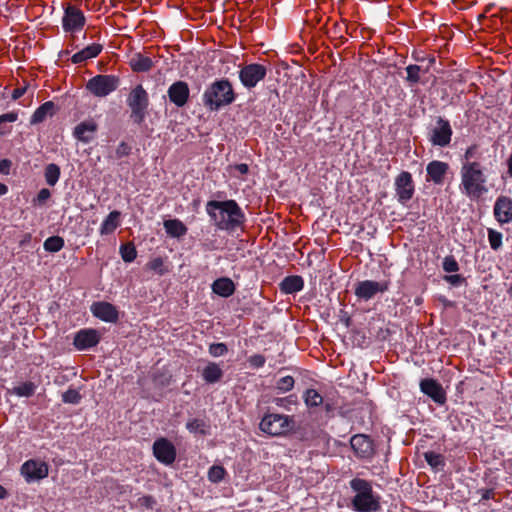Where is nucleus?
<instances>
[{
  "instance_id": "obj_47",
  "label": "nucleus",
  "mask_w": 512,
  "mask_h": 512,
  "mask_svg": "<svg viewBox=\"0 0 512 512\" xmlns=\"http://www.w3.org/2000/svg\"><path fill=\"white\" fill-rule=\"evenodd\" d=\"M228 351L224 343H213L209 346V353L214 357H219L226 354Z\"/></svg>"
},
{
  "instance_id": "obj_38",
  "label": "nucleus",
  "mask_w": 512,
  "mask_h": 512,
  "mask_svg": "<svg viewBox=\"0 0 512 512\" xmlns=\"http://www.w3.org/2000/svg\"><path fill=\"white\" fill-rule=\"evenodd\" d=\"M235 98H204L205 106L210 110H217L221 106L229 105Z\"/></svg>"
},
{
  "instance_id": "obj_37",
  "label": "nucleus",
  "mask_w": 512,
  "mask_h": 512,
  "mask_svg": "<svg viewBox=\"0 0 512 512\" xmlns=\"http://www.w3.org/2000/svg\"><path fill=\"white\" fill-rule=\"evenodd\" d=\"M304 400L309 407H317L323 403V397L315 389H308L305 392Z\"/></svg>"
},
{
  "instance_id": "obj_30",
  "label": "nucleus",
  "mask_w": 512,
  "mask_h": 512,
  "mask_svg": "<svg viewBox=\"0 0 512 512\" xmlns=\"http://www.w3.org/2000/svg\"><path fill=\"white\" fill-rule=\"evenodd\" d=\"M203 379L207 383L219 382L223 377V371L220 366L214 362H210L202 372Z\"/></svg>"
},
{
  "instance_id": "obj_26",
  "label": "nucleus",
  "mask_w": 512,
  "mask_h": 512,
  "mask_svg": "<svg viewBox=\"0 0 512 512\" xmlns=\"http://www.w3.org/2000/svg\"><path fill=\"white\" fill-rule=\"evenodd\" d=\"M304 281L301 276H287L280 283V289L286 294H293L303 289Z\"/></svg>"
},
{
  "instance_id": "obj_39",
  "label": "nucleus",
  "mask_w": 512,
  "mask_h": 512,
  "mask_svg": "<svg viewBox=\"0 0 512 512\" xmlns=\"http://www.w3.org/2000/svg\"><path fill=\"white\" fill-rule=\"evenodd\" d=\"M120 253L122 259L125 262H132L137 256L135 246L132 243L122 245L120 248Z\"/></svg>"
},
{
  "instance_id": "obj_45",
  "label": "nucleus",
  "mask_w": 512,
  "mask_h": 512,
  "mask_svg": "<svg viewBox=\"0 0 512 512\" xmlns=\"http://www.w3.org/2000/svg\"><path fill=\"white\" fill-rule=\"evenodd\" d=\"M294 386V379L292 376H285L280 378L277 381V389L281 390L282 392L290 391Z\"/></svg>"
},
{
  "instance_id": "obj_13",
  "label": "nucleus",
  "mask_w": 512,
  "mask_h": 512,
  "mask_svg": "<svg viewBox=\"0 0 512 512\" xmlns=\"http://www.w3.org/2000/svg\"><path fill=\"white\" fill-rule=\"evenodd\" d=\"M153 454L161 463L170 465L175 461L176 449L169 440L160 438L153 444Z\"/></svg>"
},
{
  "instance_id": "obj_33",
  "label": "nucleus",
  "mask_w": 512,
  "mask_h": 512,
  "mask_svg": "<svg viewBox=\"0 0 512 512\" xmlns=\"http://www.w3.org/2000/svg\"><path fill=\"white\" fill-rule=\"evenodd\" d=\"M35 391L36 385L33 382H24L8 392L20 397H30L35 393Z\"/></svg>"
},
{
  "instance_id": "obj_35",
  "label": "nucleus",
  "mask_w": 512,
  "mask_h": 512,
  "mask_svg": "<svg viewBox=\"0 0 512 512\" xmlns=\"http://www.w3.org/2000/svg\"><path fill=\"white\" fill-rule=\"evenodd\" d=\"M188 84L184 81L173 83L168 89V96H189Z\"/></svg>"
},
{
  "instance_id": "obj_46",
  "label": "nucleus",
  "mask_w": 512,
  "mask_h": 512,
  "mask_svg": "<svg viewBox=\"0 0 512 512\" xmlns=\"http://www.w3.org/2000/svg\"><path fill=\"white\" fill-rule=\"evenodd\" d=\"M443 269L448 273L457 272L459 265L453 256H447L443 260Z\"/></svg>"
},
{
  "instance_id": "obj_15",
  "label": "nucleus",
  "mask_w": 512,
  "mask_h": 512,
  "mask_svg": "<svg viewBox=\"0 0 512 512\" xmlns=\"http://www.w3.org/2000/svg\"><path fill=\"white\" fill-rule=\"evenodd\" d=\"M495 219L501 224L512 222V199L507 196H499L493 209Z\"/></svg>"
},
{
  "instance_id": "obj_58",
  "label": "nucleus",
  "mask_w": 512,
  "mask_h": 512,
  "mask_svg": "<svg viewBox=\"0 0 512 512\" xmlns=\"http://www.w3.org/2000/svg\"><path fill=\"white\" fill-rule=\"evenodd\" d=\"M188 98H170V100L177 105L178 107H182L186 104Z\"/></svg>"
},
{
  "instance_id": "obj_62",
  "label": "nucleus",
  "mask_w": 512,
  "mask_h": 512,
  "mask_svg": "<svg viewBox=\"0 0 512 512\" xmlns=\"http://www.w3.org/2000/svg\"><path fill=\"white\" fill-rule=\"evenodd\" d=\"M6 494H7V492H6L5 488L0 485V499L5 498Z\"/></svg>"
},
{
  "instance_id": "obj_28",
  "label": "nucleus",
  "mask_w": 512,
  "mask_h": 512,
  "mask_svg": "<svg viewBox=\"0 0 512 512\" xmlns=\"http://www.w3.org/2000/svg\"><path fill=\"white\" fill-rule=\"evenodd\" d=\"M55 113V104L52 101L45 102L32 115L31 124L43 122L47 117L53 116Z\"/></svg>"
},
{
  "instance_id": "obj_59",
  "label": "nucleus",
  "mask_w": 512,
  "mask_h": 512,
  "mask_svg": "<svg viewBox=\"0 0 512 512\" xmlns=\"http://www.w3.org/2000/svg\"><path fill=\"white\" fill-rule=\"evenodd\" d=\"M236 169L241 173V174H246L248 172V166L246 164H238L236 166Z\"/></svg>"
},
{
  "instance_id": "obj_60",
  "label": "nucleus",
  "mask_w": 512,
  "mask_h": 512,
  "mask_svg": "<svg viewBox=\"0 0 512 512\" xmlns=\"http://www.w3.org/2000/svg\"><path fill=\"white\" fill-rule=\"evenodd\" d=\"M8 191V188L5 184L0 183V196L6 194Z\"/></svg>"
},
{
  "instance_id": "obj_32",
  "label": "nucleus",
  "mask_w": 512,
  "mask_h": 512,
  "mask_svg": "<svg viewBox=\"0 0 512 512\" xmlns=\"http://www.w3.org/2000/svg\"><path fill=\"white\" fill-rule=\"evenodd\" d=\"M426 462L436 470L443 469L445 466V458L443 455L434 451H427L423 454Z\"/></svg>"
},
{
  "instance_id": "obj_44",
  "label": "nucleus",
  "mask_w": 512,
  "mask_h": 512,
  "mask_svg": "<svg viewBox=\"0 0 512 512\" xmlns=\"http://www.w3.org/2000/svg\"><path fill=\"white\" fill-rule=\"evenodd\" d=\"M225 469L222 466H212L209 469L208 477L212 482H219L221 481L225 476Z\"/></svg>"
},
{
  "instance_id": "obj_21",
  "label": "nucleus",
  "mask_w": 512,
  "mask_h": 512,
  "mask_svg": "<svg viewBox=\"0 0 512 512\" xmlns=\"http://www.w3.org/2000/svg\"><path fill=\"white\" fill-rule=\"evenodd\" d=\"M129 106L131 108V119L134 123L140 124L143 122L148 107V98H132L130 99Z\"/></svg>"
},
{
  "instance_id": "obj_17",
  "label": "nucleus",
  "mask_w": 512,
  "mask_h": 512,
  "mask_svg": "<svg viewBox=\"0 0 512 512\" xmlns=\"http://www.w3.org/2000/svg\"><path fill=\"white\" fill-rule=\"evenodd\" d=\"M98 130V124L93 119L83 121L75 126L73 136L80 142L90 143Z\"/></svg>"
},
{
  "instance_id": "obj_54",
  "label": "nucleus",
  "mask_w": 512,
  "mask_h": 512,
  "mask_svg": "<svg viewBox=\"0 0 512 512\" xmlns=\"http://www.w3.org/2000/svg\"><path fill=\"white\" fill-rule=\"evenodd\" d=\"M445 280L448 283L457 286V285H460L464 281V278L459 274H454V275L445 276Z\"/></svg>"
},
{
  "instance_id": "obj_10",
  "label": "nucleus",
  "mask_w": 512,
  "mask_h": 512,
  "mask_svg": "<svg viewBox=\"0 0 512 512\" xmlns=\"http://www.w3.org/2000/svg\"><path fill=\"white\" fill-rule=\"evenodd\" d=\"M49 466L43 461L30 459L21 466V474L30 483L34 480H41L48 476Z\"/></svg>"
},
{
  "instance_id": "obj_52",
  "label": "nucleus",
  "mask_w": 512,
  "mask_h": 512,
  "mask_svg": "<svg viewBox=\"0 0 512 512\" xmlns=\"http://www.w3.org/2000/svg\"><path fill=\"white\" fill-rule=\"evenodd\" d=\"M130 151H131L130 146L125 142H121L118 145L115 153H116L117 158H122L124 156L129 155Z\"/></svg>"
},
{
  "instance_id": "obj_31",
  "label": "nucleus",
  "mask_w": 512,
  "mask_h": 512,
  "mask_svg": "<svg viewBox=\"0 0 512 512\" xmlns=\"http://www.w3.org/2000/svg\"><path fill=\"white\" fill-rule=\"evenodd\" d=\"M60 167L57 164L50 163L45 167L44 177L49 186H54L60 178Z\"/></svg>"
},
{
  "instance_id": "obj_43",
  "label": "nucleus",
  "mask_w": 512,
  "mask_h": 512,
  "mask_svg": "<svg viewBox=\"0 0 512 512\" xmlns=\"http://www.w3.org/2000/svg\"><path fill=\"white\" fill-rule=\"evenodd\" d=\"M82 399V396L76 389H68L62 395V400L65 403L78 404Z\"/></svg>"
},
{
  "instance_id": "obj_3",
  "label": "nucleus",
  "mask_w": 512,
  "mask_h": 512,
  "mask_svg": "<svg viewBox=\"0 0 512 512\" xmlns=\"http://www.w3.org/2000/svg\"><path fill=\"white\" fill-rule=\"evenodd\" d=\"M461 192L471 200H478L488 192L485 167L480 162L462 163Z\"/></svg>"
},
{
  "instance_id": "obj_41",
  "label": "nucleus",
  "mask_w": 512,
  "mask_h": 512,
  "mask_svg": "<svg viewBox=\"0 0 512 512\" xmlns=\"http://www.w3.org/2000/svg\"><path fill=\"white\" fill-rule=\"evenodd\" d=\"M17 117L18 115L15 112H9L0 115V135H3L9 131L6 124L15 122L17 120Z\"/></svg>"
},
{
  "instance_id": "obj_14",
  "label": "nucleus",
  "mask_w": 512,
  "mask_h": 512,
  "mask_svg": "<svg viewBox=\"0 0 512 512\" xmlns=\"http://www.w3.org/2000/svg\"><path fill=\"white\" fill-rule=\"evenodd\" d=\"M350 444L359 458L368 459L374 455L373 441L364 434L354 435L350 440Z\"/></svg>"
},
{
  "instance_id": "obj_24",
  "label": "nucleus",
  "mask_w": 512,
  "mask_h": 512,
  "mask_svg": "<svg viewBox=\"0 0 512 512\" xmlns=\"http://www.w3.org/2000/svg\"><path fill=\"white\" fill-rule=\"evenodd\" d=\"M129 65L134 72H148L154 66V62L148 56L134 53L129 59Z\"/></svg>"
},
{
  "instance_id": "obj_7",
  "label": "nucleus",
  "mask_w": 512,
  "mask_h": 512,
  "mask_svg": "<svg viewBox=\"0 0 512 512\" xmlns=\"http://www.w3.org/2000/svg\"><path fill=\"white\" fill-rule=\"evenodd\" d=\"M267 74L266 66L258 63H251L240 66L239 79L241 84L248 90L257 86Z\"/></svg>"
},
{
  "instance_id": "obj_8",
  "label": "nucleus",
  "mask_w": 512,
  "mask_h": 512,
  "mask_svg": "<svg viewBox=\"0 0 512 512\" xmlns=\"http://www.w3.org/2000/svg\"><path fill=\"white\" fill-rule=\"evenodd\" d=\"M389 281L365 280L356 284L354 293L359 299L370 300L377 293H383L389 289Z\"/></svg>"
},
{
  "instance_id": "obj_49",
  "label": "nucleus",
  "mask_w": 512,
  "mask_h": 512,
  "mask_svg": "<svg viewBox=\"0 0 512 512\" xmlns=\"http://www.w3.org/2000/svg\"><path fill=\"white\" fill-rule=\"evenodd\" d=\"M25 93H28L29 96H34V94L36 93V88L31 87L29 85L17 87L13 89V91L11 92V96H23Z\"/></svg>"
},
{
  "instance_id": "obj_36",
  "label": "nucleus",
  "mask_w": 512,
  "mask_h": 512,
  "mask_svg": "<svg viewBox=\"0 0 512 512\" xmlns=\"http://www.w3.org/2000/svg\"><path fill=\"white\" fill-rule=\"evenodd\" d=\"M64 247V240L60 236H51L44 242V249L48 252H58Z\"/></svg>"
},
{
  "instance_id": "obj_53",
  "label": "nucleus",
  "mask_w": 512,
  "mask_h": 512,
  "mask_svg": "<svg viewBox=\"0 0 512 512\" xmlns=\"http://www.w3.org/2000/svg\"><path fill=\"white\" fill-rule=\"evenodd\" d=\"M249 363L251 366L260 368L265 364V357L260 354H255L249 358Z\"/></svg>"
},
{
  "instance_id": "obj_18",
  "label": "nucleus",
  "mask_w": 512,
  "mask_h": 512,
  "mask_svg": "<svg viewBox=\"0 0 512 512\" xmlns=\"http://www.w3.org/2000/svg\"><path fill=\"white\" fill-rule=\"evenodd\" d=\"M100 337L94 329H82L76 333L73 344L78 350H85L96 346Z\"/></svg>"
},
{
  "instance_id": "obj_20",
  "label": "nucleus",
  "mask_w": 512,
  "mask_h": 512,
  "mask_svg": "<svg viewBox=\"0 0 512 512\" xmlns=\"http://www.w3.org/2000/svg\"><path fill=\"white\" fill-rule=\"evenodd\" d=\"M427 181H432L439 185L444 182L445 175L449 170V165L445 162L434 160L427 165Z\"/></svg>"
},
{
  "instance_id": "obj_2",
  "label": "nucleus",
  "mask_w": 512,
  "mask_h": 512,
  "mask_svg": "<svg viewBox=\"0 0 512 512\" xmlns=\"http://www.w3.org/2000/svg\"><path fill=\"white\" fill-rule=\"evenodd\" d=\"M206 212L221 230H235L245 221L244 213L235 200L208 201Z\"/></svg>"
},
{
  "instance_id": "obj_12",
  "label": "nucleus",
  "mask_w": 512,
  "mask_h": 512,
  "mask_svg": "<svg viewBox=\"0 0 512 512\" xmlns=\"http://www.w3.org/2000/svg\"><path fill=\"white\" fill-rule=\"evenodd\" d=\"M396 194L399 202L405 204L412 199L414 195V183L412 175L407 172H401L395 180Z\"/></svg>"
},
{
  "instance_id": "obj_4",
  "label": "nucleus",
  "mask_w": 512,
  "mask_h": 512,
  "mask_svg": "<svg viewBox=\"0 0 512 512\" xmlns=\"http://www.w3.org/2000/svg\"><path fill=\"white\" fill-rule=\"evenodd\" d=\"M350 487L355 492L351 500L352 508L357 512H376L380 509L379 498L374 495L370 482L361 478L350 481Z\"/></svg>"
},
{
  "instance_id": "obj_23",
  "label": "nucleus",
  "mask_w": 512,
  "mask_h": 512,
  "mask_svg": "<svg viewBox=\"0 0 512 512\" xmlns=\"http://www.w3.org/2000/svg\"><path fill=\"white\" fill-rule=\"evenodd\" d=\"M102 49H103V46L101 44L93 43L91 45L86 46L85 48L78 51L77 53H75L72 56L71 61L74 64H79L88 59L95 58L101 53Z\"/></svg>"
},
{
  "instance_id": "obj_51",
  "label": "nucleus",
  "mask_w": 512,
  "mask_h": 512,
  "mask_svg": "<svg viewBox=\"0 0 512 512\" xmlns=\"http://www.w3.org/2000/svg\"><path fill=\"white\" fill-rule=\"evenodd\" d=\"M138 504L141 506V507H145L147 509H153V507L155 506L156 504V500L154 499V497H152L151 495H145L143 497H140L138 499Z\"/></svg>"
},
{
  "instance_id": "obj_48",
  "label": "nucleus",
  "mask_w": 512,
  "mask_h": 512,
  "mask_svg": "<svg viewBox=\"0 0 512 512\" xmlns=\"http://www.w3.org/2000/svg\"><path fill=\"white\" fill-rule=\"evenodd\" d=\"M163 266H164V262H163V259L161 257H156V258L152 259L148 263L149 269L157 272L160 275L165 273V270L163 269Z\"/></svg>"
},
{
  "instance_id": "obj_11",
  "label": "nucleus",
  "mask_w": 512,
  "mask_h": 512,
  "mask_svg": "<svg viewBox=\"0 0 512 512\" xmlns=\"http://www.w3.org/2000/svg\"><path fill=\"white\" fill-rule=\"evenodd\" d=\"M85 16L83 12L75 6L69 5L65 8L62 19L63 29L66 32H77L85 25Z\"/></svg>"
},
{
  "instance_id": "obj_63",
  "label": "nucleus",
  "mask_w": 512,
  "mask_h": 512,
  "mask_svg": "<svg viewBox=\"0 0 512 512\" xmlns=\"http://www.w3.org/2000/svg\"><path fill=\"white\" fill-rule=\"evenodd\" d=\"M325 410H326L327 412H329V411H331V410H332V407H331V405H330L329 403H326V404H325Z\"/></svg>"
},
{
  "instance_id": "obj_55",
  "label": "nucleus",
  "mask_w": 512,
  "mask_h": 512,
  "mask_svg": "<svg viewBox=\"0 0 512 512\" xmlns=\"http://www.w3.org/2000/svg\"><path fill=\"white\" fill-rule=\"evenodd\" d=\"M11 167V161L8 159L0 160V173L9 174V170Z\"/></svg>"
},
{
  "instance_id": "obj_57",
  "label": "nucleus",
  "mask_w": 512,
  "mask_h": 512,
  "mask_svg": "<svg viewBox=\"0 0 512 512\" xmlns=\"http://www.w3.org/2000/svg\"><path fill=\"white\" fill-rule=\"evenodd\" d=\"M494 497V491L492 489H485L482 492V499L483 500H489Z\"/></svg>"
},
{
  "instance_id": "obj_64",
  "label": "nucleus",
  "mask_w": 512,
  "mask_h": 512,
  "mask_svg": "<svg viewBox=\"0 0 512 512\" xmlns=\"http://www.w3.org/2000/svg\"><path fill=\"white\" fill-rule=\"evenodd\" d=\"M68 54H69V51H68V50H66V51H61V52L59 53V56H60V57H63V56L68 55Z\"/></svg>"
},
{
  "instance_id": "obj_25",
  "label": "nucleus",
  "mask_w": 512,
  "mask_h": 512,
  "mask_svg": "<svg viewBox=\"0 0 512 512\" xmlns=\"http://www.w3.org/2000/svg\"><path fill=\"white\" fill-rule=\"evenodd\" d=\"M212 290L221 297H229L234 293L235 285L231 279L222 277L214 281Z\"/></svg>"
},
{
  "instance_id": "obj_42",
  "label": "nucleus",
  "mask_w": 512,
  "mask_h": 512,
  "mask_svg": "<svg viewBox=\"0 0 512 512\" xmlns=\"http://www.w3.org/2000/svg\"><path fill=\"white\" fill-rule=\"evenodd\" d=\"M488 240L493 250H498L502 246V234L493 229H488Z\"/></svg>"
},
{
  "instance_id": "obj_61",
  "label": "nucleus",
  "mask_w": 512,
  "mask_h": 512,
  "mask_svg": "<svg viewBox=\"0 0 512 512\" xmlns=\"http://www.w3.org/2000/svg\"><path fill=\"white\" fill-rule=\"evenodd\" d=\"M508 172H509L510 176H512V154L510 155V157L508 159Z\"/></svg>"
},
{
  "instance_id": "obj_6",
  "label": "nucleus",
  "mask_w": 512,
  "mask_h": 512,
  "mask_svg": "<svg viewBox=\"0 0 512 512\" xmlns=\"http://www.w3.org/2000/svg\"><path fill=\"white\" fill-rule=\"evenodd\" d=\"M120 84L115 75H97L88 80L86 89L94 96H107L115 91Z\"/></svg>"
},
{
  "instance_id": "obj_29",
  "label": "nucleus",
  "mask_w": 512,
  "mask_h": 512,
  "mask_svg": "<svg viewBox=\"0 0 512 512\" xmlns=\"http://www.w3.org/2000/svg\"><path fill=\"white\" fill-rule=\"evenodd\" d=\"M120 212L114 210L109 213L100 227L101 235H108L113 233L120 224Z\"/></svg>"
},
{
  "instance_id": "obj_1",
  "label": "nucleus",
  "mask_w": 512,
  "mask_h": 512,
  "mask_svg": "<svg viewBox=\"0 0 512 512\" xmlns=\"http://www.w3.org/2000/svg\"><path fill=\"white\" fill-rule=\"evenodd\" d=\"M415 64L398 69V76L412 91L418 92L419 86L427 85L435 78L436 59L434 56L415 57Z\"/></svg>"
},
{
  "instance_id": "obj_9",
  "label": "nucleus",
  "mask_w": 512,
  "mask_h": 512,
  "mask_svg": "<svg viewBox=\"0 0 512 512\" xmlns=\"http://www.w3.org/2000/svg\"><path fill=\"white\" fill-rule=\"evenodd\" d=\"M452 128L448 120L438 117L435 126L430 131L429 140L435 146L445 147L450 144Z\"/></svg>"
},
{
  "instance_id": "obj_27",
  "label": "nucleus",
  "mask_w": 512,
  "mask_h": 512,
  "mask_svg": "<svg viewBox=\"0 0 512 512\" xmlns=\"http://www.w3.org/2000/svg\"><path fill=\"white\" fill-rule=\"evenodd\" d=\"M164 228L171 237L180 238L187 233V227L178 219H169L164 221Z\"/></svg>"
},
{
  "instance_id": "obj_5",
  "label": "nucleus",
  "mask_w": 512,
  "mask_h": 512,
  "mask_svg": "<svg viewBox=\"0 0 512 512\" xmlns=\"http://www.w3.org/2000/svg\"><path fill=\"white\" fill-rule=\"evenodd\" d=\"M294 424L293 418L288 415L267 413L262 418L259 428L271 436H283L293 429Z\"/></svg>"
},
{
  "instance_id": "obj_40",
  "label": "nucleus",
  "mask_w": 512,
  "mask_h": 512,
  "mask_svg": "<svg viewBox=\"0 0 512 512\" xmlns=\"http://www.w3.org/2000/svg\"><path fill=\"white\" fill-rule=\"evenodd\" d=\"M480 158L481 153L479 152L478 146L472 145L466 149L462 163L480 162Z\"/></svg>"
},
{
  "instance_id": "obj_50",
  "label": "nucleus",
  "mask_w": 512,
  "mask_h": 512,
  "mask_svg": "<svg viewBox=\"0 0 512 512\" xmlns=\"http://www.w3.org/2000/svg\"><path fill=\"white\" fill-rule=\"evenodd\" d=\"M51 197V192L47 188H42L38 194L36 199H34V203L43 205L47 202V200Z\"/></svg>"
},
{
  "instance_id": "obj_19",
  "label": "nucleus",
  "mask_w": 512,
  "mask_h": 512,
  "mask_svg": "<svg viewBox=\"0 0 512 512\" xmlns=\"http://www.w3.org/2000/svg\"><path fill=\"white\" fill-rule=\"evenodd\" d=\"M93 315L106 322H116L118 311L115 306L108 302H96L91 306Z\"/></svg>"
},
{
  "instance_id": "obj_22",
  "label": "nucleus",
  "mask_w": 512,
  "mask_h": 512,
  "mask_svg": "<svg viewBox=\"0 0 512 512\" xmlns=\"http://www.w3.org/2000/svg\"><path fill=\"white\" fill-rule=\"evenodd\" d=\"M203 96H235L232 84L227 79L213 82Z\"/></svg>"
},
{
  "instance_id": "obj_16",
  "label": "nucleus",
  "mask_w": 512,
  "mask_h": 512,
  "mask_svg": "<svg viewBox=\"0 0 512 512\" xmlns=\"http://www.w3.org/2000/svg\"><path fill=\"white\" fill-rule=\"evenodd\" d=\"M421 391L433 399L436 403L442 405L446 402V393L436 380L426 378L420 382Z\"/></svg>"
},
{
  "instance_id": "obj_34",
  "label": "nucleus",
  "mask_w": 512,
  "mask_h": 512,
  "mask_svg": "<svg viewBox=\"0 0 512 512\" xmlns=\"http://www.w3.org/2000/svg\"><path fill=\"white\" fill-rule=\"evenodd\" d=\"M186 427L190 432L199 433L201 435H206L209 428L204 420L197 418L189 420Z\"/></svg>"
},
{
  "instance_id": "obj_56",
  "label": "nucleus",
  "mask_w": 512,
  "mask_h": 512,
  "mask_svg": "<svg viewBox=\"0 0 512 512\" xmlns=\"http://www.w3.org/2000/svg\"><path fill=\"white\" fill-rule=\"evenodd\" d=\"M129 96H147V92L144 90L142 85L139 84L132 89Z\"/></svg>"
}]
</instances>
